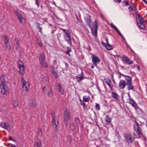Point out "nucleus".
<instances>
[{
    "label": "nucleus",
    "mask_w": 147,
    "mask_h": 147,
    "mask_svg": "<svg viewBox=\"0 0 147 147\" xmlns=\"http://www.w3.org/2000/svg\"><path fill=\"white\" fill-rule=\"evenodd\" d=\"M54 64H56L57 63V61H56L55 60L54 61Z\"/></svg>",
    "instance_id": "obj_64"
},
{
    "label": "nucleus",
    "mask_w": 147,
    "mask_h": 147,
    "mask_svg": "<svg viewBox=\"0 0 147 147\" xmlns=\"http://www.w3.org/2000/svg\"><path fill=\"white\" fill-rule=\"evenodd\" d=\"M45 55L44 53H41L39 56V62L45 61Z\"/></svg>",
    "instance_id": "obj_21"
},
{
    "label": "nucleus",
    "mask_w": 147,
    "mask_h": 147,
    "mask_svg": "<svg viewBox=\"0 0 147 147\" xmlns=\"http://www.w3.org/2000/svg\"><path fill=\"white\" fill-rule=\"evenodd\" d=\"M125 41V44H126V45L128 47H129V45L127 43V42L125 41V40H124Z\"/></svg>",
    "instance_id": "obj_58"
},
{
    "label": "nucleus",
    "mask_w": 147,
    "mask_h": 147,
    "mask_svg": "<svg viewBox=\"0 0 147 147\" xmlns=\"http://www.w3.org/2000/svg\"><path fill=\"white\" fill-rule=\"evenodd\" d=\"M105 40H106V41L107 42V44H109V42H108V38H106L105 39Z\"/></svg>",
    "instance_id": "obj_57"
},
{
    "label": "nucleus",
    "mask_w": 147,
    "mask_h": 147,
    "mask_svg": "<svg viewBox=\"0 0 147 147\" xmlns=\"http://www.w3.org/2000/svg\"><path fill=\"white\" fill-rule=\"evenodd\" d=\"M132 106L134 107L136 110H137L138 108V106L137 103L135 102H134L131 104Z\"/></svg>",
    "instance_id": "obj_34"
},
{
    "label": "nucleus",
    "mask_w": 147,
    "mask_h": 147,
    "mask_svg": "<svg viewBox=\"0 0 147 147\" xmlns=\"http://www.w3.org/2000/svg\"><path fill=\"white\" fill-rule=\"evenodd\" d=\"M68 141L69 142H70L72 141V138L71 136H67Z\"/></svg>",
    "instance_id": "obj_46"
},
{
    "label": "nucleus",
    "mask_w": 147,
    "mask_h": 147,
    "mask_svg": "<svg viewBox=\"0 0 147 147\" xmlns=\"http://www.w3.org/2000/svg\"><path fill=\"white\" fill-rule=\"evenodd\" d=\"M56 88L57 90H59V92H61L62 95H64V90L60 84H57V83L55 84Z\"/></svg>",
    "instance_id": "obj_12"
},
{
    "label": "nucleus",
    "mask_w": 147,
    "mask_h": 147,
    "mask_svg": "<svg viewBox=\"0 0 147 147\" xmlns=\"http://www.w3.org/2000/svg\"><path fill=\"white\" fill-rule=\"evenodd\" d=\"M92 63L96 66L97 63H99L100 61V59L94 54H92Z\"/></svg>",
    "instance_id": "obj_7"
},
{
    "label": "nucleus",
    "mask_w": 147,
    "mask_h": 147,
    "mask_svg": "<svg viewBox=\"0 0 147 147\" xmlns=\"http://www.w3.org/2000/svg\"><path fill=\"white\" fill-rule=\"evenodd\" d=\"M61 30L65 33L66 41L67 42L68 44L71 46V37L70 31L68 29H61Z\"/></svg>",
    "instance_id": "obj_2"
},
{
    "label": "nucleus",
    "mask_w": 147,
    "mask_h": 147,
    "mask_svg": "<svg viewBox=\"0 0 147 147\" xmlns=\"http://www.w3.org/2000/svg\"><path fill=\"white\" fill-rule=\"evenodd\" d=\"M138 18V19H139V20L140 21V22H144V20L142 18V17L140 16L139 15Z\"/></svg>",
    "instance_id": "obj_43"
},
{
    "label": "nucleus",
    "mask_w": 147,
    "mask_h": 147,
    "mask_svg": "<svg viewBox=\"0 0 147 147\" xmlns=\"http://www.w3.org/2000/svg\"><path fill=\"white\" fill-rule=\"evenodd\" d=\"M126 78L125 79L126 81V84L132 82V78L129 76H125Z\"/></svg>",
    "instance_id": "obj_25"
},
{
    "label": "nucleus",
    "mask_w": 147,
    "mask_h": 147,
    "mask_svg": "<svg viewBox=\"0 0 147 147\" xmlns=\"http://www.w3.org/2000/svg\"><path fill=\"white\" fill-rule=\"evenodd\" d=\"M48 94L49 97H51V98H53V92L51 90L49 91Z\"/></svg>",
    "instance_id": "obj_38"
},
{
    "label": "nucleus",
    "mask_w": 147,
    "mask_h": 147,
    "mask_svg": "<svg viewBox=\"0 0 147 147\" xmlns=\"http://www.w3.org/2000/svg\"><path fill=\"white\" fill-rule=\"evenodd\" d=\"M38 134L40 136H42V131L41 130L40 128H38Z\"/></svg>",
    "instance_id": "obj_39"
},
{
    "label": "nucleus",
    "mask_w": 147,
    "mask_h": 147,
    "mask_svg": "<svg viewBox=\"0 0 147 147\" xmlns=\"http://www.w3.org/2000/svg\"><path fill=\"white\" fill-rule=\"evenodd\" d=\"M16 15L17 16L19 21L21 24L23 22L24 20V19L22 16L21 14L18 11H16L15 12Z\"/></svg>",
    "instance_id": "obj_13"
},
{
    "label": "nucleus",
    "mask_w": 147,
    "mask_h": 147,
    "mask_svg": "<svg viewBox=\"0 0 147 147\" xmlns=\"http://www.w3.org/2000/svg\"><path fill=\"white\" fill-rule=\"evenodd\" d=\"M51 71L53 76L55 78H57L58 77V75L57 72H56L55 70L54 69L53 67H51Z\"/></svg>",
    "instance_id": "obj_23"
},
{
    "label": "nucleus",
    "mask_w": 147,
    "mask_h": 147,
    "mask_svg": "<svg viewBox=\"0 0 147 147\" xmlns=\"http://www.w3.org/2000/svg\"><path fill=\"white\" fill-rule=\"evenodd\" d=\"M113 1L115 2H117L118 3H121V0H113Z\"/></svg>",
    "instance_id": "obj_51"
},
{
    "label": "nucleus",
    "mask_w": 147,
    "mask_h": 147,
    "mask_svg": "<svg viewBox=\"0 0 147 147\" xmlns=\"http://www.w3.org/2000/svg\"><path fill=\"white\" fill-rule=\"evenodd\" d=\"M9 140H11L14 142H15V140L14 139H13L12 137H11V136H10L9 137Z\"/></svg>",
    "instance_id": "obj_53"
},
{
    "label": "nucleus",
    "mask_w": 147,
    "mask_h": 147,
    "mask_svg": "<svg viewBox=\"0 0 147 147\" xmlns=\"http://www.w3.org/2000/svg\"><path fill=\"white\" fill-rule=\"evenodd\" d=\"M0 125L4 129L7 130H9L10 129V127L9 126L7 123L5 122L0 123Z\"/></svg>",
    "instance_id": "obj_15"
},
{
    "label": "nucleus",
    "mask_w": 147,
    "mask_h": 147,
    "mask_svg": "<svg viewBox=\"0 0 147 147\" xmlns=\"http://www.w3.org/2000/svg\"><path fill=\"white\" fill-rule=\"evenodd\" d=\"M137 69H138L139 71L140 70V67H139V66L137 65Z\"/></svg>",
    "instance_id": "obj_62"
},
{
    "label": "nucleus",
    "mask_w": 147,
    "mask_h": 147,
    "mask_svg": "<svg viewBox=\"0 0 147 147\" xmlns=\"http://www.w3.org/2000/svg\"><path fill=\"white\" fill-rule=\"evenodd\" d=\"M76 77L77 78V80L78 81H80L82 79H84L83 75L82 72L81 74L78 75Z\"/></svg>",
    "instance_id": "obj_26"
},
{
    "label": "nucleus",
    "mask_w": 147,
    "mask_h": 147,
    "mask_svg": "<svg viewBox=\"0 0 147 147\" xmlns=\"http://www.w3.org/2000/svg\"><path fill=\"white\" fill-rule=\"evenodd\" d=\"M122 5L123 6H126L129 5V2L128 1H123L122 2Z\"/></svg>",
    "instance_id": "obj_41"
},
{
    "label": "nucleus",
    "mask_w": 147,
    "mask_h": 147,
    "mask_svg": "<svg viewBox=\"0 0 147 147\" xmlns=\"http://www.w3.org/2000/svg\"><path fill=\"white\" fill-rule=\"evenodd\" d=\"M39 45L41 47H42V44L40 42L39 43H38Z\"/></svg>",
    "instance_id": "obj_56"
},
{
    "label": "nucleus",
    "mask_w": 147,
    "mask_h": 147,
    "mask_svg": "<svg viewBox=\"0 0 147 147\" xmlns=\"http://www.w3.org/2000/svg\"><path fill=\"white\" fill-rule=\"evenodd\" d=\"M51 115L52 118V126L53 129L55 131H57L58 129V125L59 124V122L57 120L56 121L55 119V113L52 111L51 113Z\"/></svg>",
    "instance_id": "obj_1"
},
{
    "label": "nucleus",
    "mask_w": 147,
    "mask_h": 147,
    "mask_svg": "<svg viewBox=\"0 0 147 147\" xmlns=\"http://www.w3.org/2000/svg\"><path fill=\"white\" fill-rule=\"evenodd\" d=\"M105 119L106 122V124L107 125H109L111 121L110 117L108 115H107Z\"/></svg>",
    "instance_id": "obj_28"
},
{
    "label": "nucleus",
    "mask_w": 147,
    "mask_h": 147,
    "mask_svg": "<svg viewBox=\"0 0 147 147\" xmlns=\"http://www.w3.org/2000/svg\"><path fill=\"white\" fill-rule=\"evenodd\" d=\"M123 136L125 139V141L128 144H132L134 139L132 137L131 134L130 133H125L123 134Z\"/></svg>",
    "instance_id": "obj_4"
},
{
    "label": "nucleus",
    "mask_w": 147,
    "mask_h": 147,
    "mask_svg": "<svg viewBox=\"0 0 147 147\" xmlns=\"http://www.w3.org/2000/svg\"><path fill=\"white\" fill-rule=\"evenodd\" d=\"M127 101L128 103L130 104H131L135 102L134 100L131 98H128L127 100Z\"/></svg>",
    "instance_id": "obj_35"
},
{
    "label": "nucleus",
    "mask_w": 147,
    "mask_h": 147,
    "mask_svg": "<svg viewBox=\"0 0 147 147\" xmlns=\"http://www.w3.org/2000/svg\"><path fill=\"white\" fill-rule=\"evenodd\" d=\"M112 97L116 99L117 101L119 100V96L115 92H113L112 93Z\"/></svg>",
    "instance_id": "obj_24"
},
{
    "label": "nucleus",
    "mask_w": 147,
    "mask_h": 147,
    "mask_svg": "<svg viewBox=\"0 0 147 147\" xmlns=\"http://www.w3.org/2000/svg\"><path fill=\"white\" fill-rule=\"evenodd\" d=\"M107 84L109 86L111 90L113 89V86L112 84L111 81L110 79H107L105 80Z\"/></svg>",
    "instance_id": "obj_20"
},
{
    "label": "nucleus",
    "mask_w": 147,
    "mask_h": 147,
    "mask_svg": "<svg viewBox=\"0 0 147 147\" xmlns=\"http://www.w3.org/2000/svg\"><path fill=\"white\" fill-rule=\"evenodd\" d=\"M47 90V89L46 88V87L45 86L43 87V90H42L43 92L45 93H46Z\"/></svg>",
    "instance_id": "obj_49"
},
{
    "label": "nucleus",
    "mask_w": 147,
    "mask_h": 147,
    "mask_svg": "<svg viewBox=\"0 0 147 147\" xmlns=\"http://www.w3.org/2000/svg\"><path fill=\"white\" fill-rule=\"evenodd\" d=\"M95 26L94 29L91 28L92 32V34L96 37L97 35V29H98V24L96 20H95L94 22Z\"/></svg>",
    "instance_id": "obj_10"
},
{
    "label": "nucleus",
    "mask_w": 147,
    "mask_h": 147,
    "mask_svg": "<svg viewBox=\"0 0 147 147\" xmlns=\"http://www.w3.org/2000/svg\"><path fill=\"white\" fill-rule=\"evenodd\" d=\"M15 41L16 42V43L18 47H19V43L20 41L17 38H15Z\"/></svg>",
    "instance_id": "obj_45"
},
{
    "label": "nucleus",
    "mask_w": 147,
    "mask_h": 147,
    "mask_svg": "<svg viewBox=\"0 0 147 147\" xmlns=\"http://www.w3.org/2000/svg\"><path fill=\"white\" fill-rule=\"evenodd\" d=\"M134 126L138 135L139 136H141L142 135L141 131L140 129L138 123L137 122L136 124L134 125Z\"/></svg>",
    "instance_id": "obj_11"
},
{
    "label": "nucleus",
    "mask_w": 147,
    "mask_h": 147,
    "mask_svg": "<svg viewBox=\"0 0 147 147\" xmlns=\"http://www.w3.org/2000/svg\"><path fill=\"white\" fill-rule=\"evenodd\" d=\"M6 48L8 49L9 50H11V46L9 44H6Z\"/></svg>",
    "instance_id": "obj_48"
},
{
    "label": "nucleus",
    "mask_w": 147,
    "mask_h": 147,
    "mask_svg": "<svg viewBox=\"0 0 147 147\" xmlns=\"http://www.w3.org/2000/svg\"><path fill=\"white\" fill-rule=\"evenodd\" d=\"M110 26L111 27L114 28L116 31L117 32V33L119 34V35L124 40H125V39L123 37V35L121 34V33L120 32V31L118 30L117 28L113 24V23H111L110 24Z\"/></svg>",
    "instance_id": "obj_16"
},
{
    "label": "nucleus",
    "mask_w": 147,
    "mask_h": 147,
    "mask_svg": "<svg viewBox=\"0 0 147 147\" xmlns=\"http://www.w3.org/2000/svg\"><path fill=\"white\" fill-rule=\"evenodd\" d=\"M85 20L86 23L89 25L90 24V23L91 22V20L90 18H86L85 19Z\"/></svg>",
    "instance_id": "obj_37"
},
{
    "label": "nucleus",
    "mask_w": 147,
    "mask_h": 147,
    "mask_svg": "<svg viewBox=\"0 0 147 147\" xmlns=\"http://www.w3.org/2000/svg\"><path fill=\"white\" fill-rule=\"evenodd\" d=\"M71 51V49L69 47H67V51L66 52V54H67L70 56V54L69 53V52Z\"/></svg>",
    "instance_id": "obj_40"
},
{
    "label": "nucleus",
    "mask_w": 147,
    "mask_h": 147,
    "mask_svg": "<svg viewBox=\"0 0 147 147\" xmlns=\"http://www.w3.org/2000/svg\"><path fill=\"white\" fill-rule=\"evenodd\" d=\"M119 73L121 76H123L124 77H125V76H127V75H124L123 74H121L120 72H119Z\"/></svg>",
    "instance_id": "obj_55"
},
{
    "label": "nucleus",
    "mask_w": 147,
    "mask_h": 147,
    "mask_svg": "<svg viewBox=\"0 0 147 147\" xmlns=\"http://www.w3.org/2000/svg\"><path fill=\"white\" fill-rule=\"evenodd\" d=\"M80 104L84 106H85L86 105V104L85 102H84L82 100H80Z\"/></svg>",
    "instance_id": "obj_47"
},
{
    "label": "nucleus",
    "mask_w": 147,
    "mask_h": 147,
    "mask_svg": "<svg viewBox=\"0 0 147 147\" xmlns=\"http://www.w3.org/2000/svg\"><path fill=\"white\" fill-rule=\"evenodd\" d=\"M13 105L14 107H17L18 105V103L17 101H15L13 102Z\"/></svg>",
    "instance_id": "obj_44"
},
{
    "label": "nucleus",
    "mask_w": 147,
    "mask_h": 147,
    "mask_svg": "<svg viewBox=\"0 0 147 147\" xmlns=\"http://www.w3.org/2000/svg\"><path fill=\"white\" fill-rule=\"evenodd\" d=\"M10 145L11 146V147H16L14 145L11 144Z\"/></svg>",
    "instance_id": "obj_60"
},
{
    "label": "nucleus",
    "mask_w": 147,
    "mask_h": 147,
    "mask_svg": "<svg viewBox=\"0 0 147 147\" xmlns=\"http://www.w3.org/2000/svg\"><path fill=\"white\" fill-rule=\"evenodd\" d=\"M90 97L88 96H85L83 97V100L84 101L87 102L90 99Z\"/></svg>",
    "instance_id": "obj_33"
},
{
    "label": "nucleus",
    "mask_w": 147,
    "mask_h": 147,
    "mask_svg": "<svg viewBox=\"0 0 147 147\" xmlns=\"http://www.w3.org/2000/svg\"><path fill=\"white\" fill-rule=\"evenodd\" d=\"M102 44L108 50H111L113 49V46L109 44H106L103 42H102Z\"/></svg>",
    "instance_id": "obj_17"
},
{
    "label": "nucleus",
    "mask_w": 147,
    "mask_h": 147,
    "mask_svg": "<svg viewBox=\"0 0 147 147\" xmlns=\"http://www.w3.org/2000/svg\"><path fill=\"white\" fill-rule=\"evenodd\" d=\"M5 76H1L0 77V85H2L3 84H6V82L5 79Z\"/></svg>",
    "instance_id": "obj_22"
},
{
    "label": "nucleus",
    "mask_w": 147,
    "mask_h": 147,
    "mask_svg": "<svg viewBox=\"0 0 147 147\" xmlns=\"http://www.w3.org/2000/svg\"><path fill=\"white\" fill-rule=\"evenodd\" d=\"M36 25H37V27H38L39 28V27H40V24L39 23H37L36 24Z\"/></svg>",
    "instance_id": "obj_54"
},
{
    "label": "nucleus",
    "mask_w": 147,
    "mask_h": 147,
    "mask_svg": "<svg viewBox=\"0 0 147 147\" xmlns=\"http://www.w3.org/2000/svg\"><path fill=\"white\" fill-rule=\"evenodd\" d=\"M70 112L69 110L66 108L65 109L64 112V118L65 121L66 125H67V123L69 119H70Z\"/></svg>",
    "instance_id": "obj_6"
},
{
    "label": "nucleus",
    "mask_w": 147,
    "mask_h": 147,
    "mask_svg": "<svg viewBox=\"0 0 147 147\" xmlns=\"http://www.w3.org/2000/svg\"><path fill=\"white\" fill-rule=\"evenodd\" d=\"M94 65H92L91 66V68L92 69L94 68Z\"/></svg>",
    "instance_id": "obj_63"
},
{
    "label": "nucleus",
    "mask_w": 147,
    "mask_h": 147,
    "mask_svg": "<svg viewBox=\"0 0 147 147\" xmlns=\"http://www.w3.org/2000/svg\"><path fill=\"white\" fill-rule=\"evenodd\" d=\"M137 10V9L136 7H134L133 8V10L134 11H136Z\"/></svg>",
    "instance_id": "obj_61"
},
{
    "label": "nucleus",
    "mask_w": 147,
    "mask_h": 147,
    "mask_svg": "<svg viewBox=\"0 0 147 147\" xmlns=\"http://www.w3.org/2000/svg\"><path fill=\"white\" fill-rule=\"evenodd\" d=\"M128 9L129 12H131L133 10V8L131 6H130L129 7Z\"/></svg>",
    "instance_id": "obj_50"
},
{
    "label": "nucleus",
    "mask_w": 147,
    "mask_h": 147,
    "mask_svg": "<svg viewBox=\"0 0 147 147\" xmlns=\"http://www.w3.org/2000/svg\"><path fill=\"white\" fill-rule=\"evenodd\" d=\"M75 123L76 124L77 126L79 127L80 125V121L79 119L77 117L75 118Z\"/></svg>",
    "instance_id": "obj_29"
},
{
    "label": "nucleus",
    "mask_w": 147,
    "mask_h": 147,
    "mask_svg": "<svg viewBox=\"0 0 147 147\" xmlns=\"http://www.w3.org/2000/svg\"><path fill=\"white\" fill-rule=\"evenodd\" d=\"M121 59L123 62L127 65H130L133 63V61L129 59L126 55H123Z\"/></svg>",
    "instance_id": "obj_9"
},
{
    "label": "nucleus",
    "mask_w": 147,
    "mask_h": 147,
    "mask_svg": "<svg viewBox=\"0 0 147 147\" xmlns=\"http://www.w3.org/2000/svg\"><path fill=\"white\" fill-rule=\"evenodd\" d=\"M35 4L37 5V7H38L39 6V3L37 0H36Z\"/></svg>",
    "instance_id": "obj_52"
},
{
    "label": "nucleus",
    "mask_w": 147,
    "mask_h": 147,
    "mask_svg": "<svg viewBox=\"0 0 147 147\" xmlns=\"http://www.w3.org/2000/svg\"><path fill=\"white\" fill-rule=\"evenodd\" d=\"M127 84L125 81L123 80H121L119 83V87L121 89H123L125 87Z\"/></svg>",
    "instance_id": "obj_14"
},
{
    "label": "nucleus",
    "mask_w": 147,
    "mask_h": 147,
    "mask_svg": "<svg viewBox=\"0 0 147 147\" xmlns=\"http://www.w3.org/2000/svg\"><path fill=\"white\" fill-rule=\"evenodd\" d=\"M138 24L139 27L142 29H144L145 28L144 25L141 22H139L138 23Z\"/></svg>",
    "instance_id": "obj_31"
},
{
    "label": "nucleus",
    "mask_w": 147,
    "mask_h": 147,
    "mask_svg": "<svg viewBox=\"0 0 147 147\" xmlns=\"http://www.w3.org/2000/svg\"><path fill=\"white\" fill-rule=\"evenodd\" d=\"M30 105L32 107H34L36 105L35 100H31L30 101Z\"/></svg>",
    "instance_id": "obj_30"
},
{
    "label": "nucleus",
    "mask_w": 147,
    "mask_h": 147,
    "mask_svg": "<svg viewBox=\"0 0 147 147\" xmlns=\"http://www.w3.org/2000/svg\"><path fill=\"white\" fill-rule=\"evenodd\" d=\"M70 129L72 130L75 129L76 128V126L73 123H71L69 125Z\"/></svg>",
    "instance_id": "obj_32"
},
{
    "label": "nucleus",
    "mask_w": 147,
    "mask_h": 147,
    "mask_svg": "<svg viewBox=\"0 0 147 147\" xmlns=\"http://www.w3.org/2000/svg\"><path fill=\"white\" fill-rule=\"evenodd\" d=\"M127 90H132L134 91V86L132 84V82L127 84Z\"/></svg>",
    "instance_id": "obj_19"
},
{
    "label": "nucleus",
    "mask_w": 147,
    "mask_h": 147,
    "mask_svg": "<svg viewBox=\"0 0 147 147\" xmlns=\"http://www.w3.org/2000/svg\"><path fill=\"white\" fill-rule=\"evenodd\" d=\"M42 67H47L48 63L45 61V60L40 62Z\"/></svg>",
    "instance_id": "obj_27"
},
{
    "label": "nucleus",
    "mask_w": 147,
    "mask_h": 147,
    "mask_svg": "<svg viewBox=\"0 0 147 147\" xmlns=\"http://www.w3.org/2000/svg\"><path fill=\"white\" fill-rule=\"evenodd\" d=\"M95 108L96 109L98 110H100V107L99 105L97 103H95Z\"/></svg>",
    "instance_id": "obj_42"
},
{
    "label": "nucleus",
    "mask_w": 147,
    "mask_h": 147,
    "mask_svg": "<svg viewBox=\"0 0 147 147\" xmlns=\"http://www.w3.org/2000/svg\"><path fill=\"white\" fill-rule=\"evenodd\" d=\"M18 67L19 69V73L21 75H23L24 73V64L22 61H18Z\"/></svg>",
    "instance_id": "obj_8"
},
{
    "label": "nucleus",
    "mask_w": 147,
    "mask_h": 147,
    "mask_svg": "<svg viewBox=\"0 0 147 147\" xmlns=\"http://www.w3.org/2000/svg\"><path fill=\"white\" fill-rule=\"evenodd\" d=\"M22 83L23 91H25L26 93H28L29 92L30 89V85L29 83L26 82L23 78H22Z\"/></svg>",
    "instance_id": "obj_3"
},
{
    "label": "nucleus",
    "mask_w": 147,
    "mask_h": 147,
    "mask_svg": "<svg viewBox=\"0 0 147 147\" xmlns=\"http://www.w3.org/2000/svg\"><path fill=\"white\" fill-rule=\"evenodd\" d=\"M41 145L40 140V139H37L35 142L34 147H40Z\"/></svg>",
    "instance_id": "obj_18"
},
{
    "label": "nucleus",
    "mask_w": 147,
    "mask_h": 147,
    "mask_svg": "<svg viewBox=\"0 0 147 147\" xmlns=\"http://www.w3.org/2000/svg\"><path fill=\"white\" fill-rule=\"evenodd\" d=\"M40 30V31H39L41 32V33H42V27H39V28Z\"/></svg>",
    "instance_id": "obj_59"
},
{
    "label": "nucleus",
    "mask_w": 147,
    "mask_h": 147,
    "mask_svg": "<svg viewBox=\"0 0 147 147\" xmlns=\"http://www.w3.org/2000/svg\"><path fill=\"white\" fill-rule=\"evenodd\" d=\"M0 88H1V92L3 94L7 95L9 93V90L6 84L0 85Z\"/></svg>",
    "instance_id": "obj_5"
},
{
    "label": "nucleus",
    "mask_w": 147,
    "mask_h": 147,
    "mask_svg": "<svg viewBox=\"0 0 147 147\" xmlns=\"http://www.w3.org/2000/svg\"><path fill=\"white\" fill-rule=\"evenodd\" d=\"M5 38V44H9V40L7 37L6 36H3Z\"/></svg>",
    "instance_id": "obj_36"
}]
</instances>
